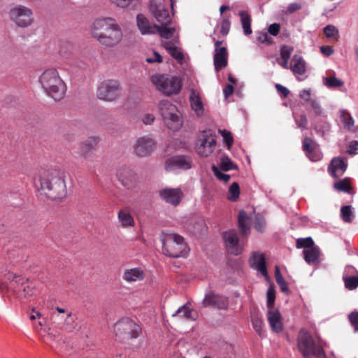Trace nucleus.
I'll return each mask as SVG.
<instances>
[{"label":"nucleus","mask_w":358,"mask_h":358,"mask_svg":"<svg viewBox=\"0 0 358 358\" xmlns=\"http://www.w3.org/2000/svg\"><path fill=\"white\" fill-rule=\"evenodd\" d=\"M121 184L127 189H133L138 183V176L136 173L128 167H122L117 173Z\"/></svg>","instance_id":"obj_19"},{"label":"nucleus","mask_w":358,"mask_h":358,"mask_svg":"<svg viewBox=\"0 0 358 358\" xmlns=\"http://www.w3.org/2000/svg\"><path fill=\"white\" fill-rule=\"evenodd\" d=\"M238 228L243 236H248L250 232L249 217L244 210H241L238 216Z\"/></svg>","instance_id":"obj_35"},{"label":"nucleus","mask_w":358,"mask_h":358,"mask_svg":"<svg viewBox=\"0 0 358 358\" xmlns=\"http://www.w3.org/2000/svg\"><path fill=\"white\" fill-rule=\"evenodd\" d=\"M292 52L293 48L288 45L282 46L280 49V59H289Z\"/></svg>","instance_id":"obj_54"},{"label":"nucleus","mask_w":358,"mask_h":358,"mask_svg":"<svg viewBox=\"0 0 358 358\" xmlns=\"http://www.w3.org/2000/svg\"><path fill=\"white\" fill-rule=\"evenodd\" d=\"M192 160L185 155L173 156L166 161L165 169L171 171L176 169L188 170L192 167Z\"/></svg>","instance_id":"obj_17"},{"label":"nucleus","mask_w":358,"mask_h":358,"mask_svg":"<svg viewBox=\"0 0 358 358\" xmlns=\"http://www.w3.org/2000/svg\"><path fill=\"white\" fill-rule=\"evenodd\" d=\"M266 298H267V306L268 310L271 308H274L273 304L275 299V289L272 287H269L267 293H266Z\"/></svg>","instance_id":"obj_49"},{"label":"nucleus","mask_w":358,"mask_h":358,"mask_svg":"<svg viewBox=\"0 0 358 358\" xmlns=\"http://www.w3.org/2000/svg\"><path fill=\"white\" fill-rule=\"evenodd\" d=\"M156 33H159L160 36L166 39L171 38L176 31V28H168L165 25H157Z\"/></svg>","instance_id":"obj_42"},{"label":"nucleus","mask_w":358,"mask_h":358,"mask_svg":"<svg viewBox=\"0 0 358 358\" xmlns=\"http://www.w3.org/2000/svg\"><path fill=\"white\" fill-rule=\"evenodd\" d=\"M297 344L299 350L304 357L314 356L316 358H327L323 348L317 345L311 335L304 329L299 331Z\"/></svg>","instance_id":"obj_7"},{"label":"nucleus","mask_w":358,"mask_h":358,"mask_svg":"<svg viewBox=\"0 0 358 358\" xmlns=\"http://www.w3.org/2000/svg\"><path fill=\"white\" fill-rule=\"evenodd\" d=\"M38 81L45 92L55 101L61 100L64 96L66 87L57 69H45L39 76Z\"/></svg>","instance_id":"obj_3"},{"label":"nucleus","mask_w":358,"mask_h":358,"mask_svg":"<svg viewBox=\"0 0 358 358\" xmlns=\"http://www.w3.org/2000/svg\"><path fill=\"white\" fill-rule=\"evenodd\" d=\"M64 173L59 170L44 171L40 178L41 190L50 199H62L66 195Z\"/></svg>","instance_id":"obj_2"},{"label":"nucleus","mask_w":358,"mask_h":358,"mask_svg":"<svg viewBox=\"0 0 358 358\" xmlns=\"http://www.w3.org/2000/svg\"><path fill=\"white\" fill-rule=\"evenodd\" d=\"M289 69L295 75L302 76L306 73V62L301 56L295 55L292 58Z\"/></svg>","instance_id":"obj_31"},{"label":"nucleus","mask_w":358,"mask_h":358,"mask_svg":"<svg viewBox=\"0 0 358 358\" xmlns=\"http://www.w3.org/2000/svg\"><path fill=\"white\" fill-rule=\"evenodd\" d=\"M212 170H213L214 175L220 180L227 182L230 179V176L228 174L223 173L218 167H217L215 166H213Z\"/></svg>","instance_id":"obj_52"},{"label":"nucleus","mask_w":358,"mask_h":358,"mask_svg":"<svg viewBox=\"0 0 358 358\" xmlns=\"http://www.w3.org/2000/svg\"><path fill=\"white\" fill-rule=\"evenodd\" d=\"M345 287L349 290H353L358 287V275H343Z\"/></svg>","instance_id":"obj_43"},{"label":"nucleus","mask_w":358,"mask_h":358,"mask_svg":"<svg viewBox=\"0 0 358 358\" xmlns=\"http://www.w3.org/2000/svg\"><path fill=\"white\" fill-rule=\"evenodd\" d=\"M248 264L251 268L257 271L265 279H268V275L266 266V258L260 252H252L251 253Z\"/></svg>","instance_id":"obj_20"},{"label":"nucleus","mask_w":358,"mask_h":358,"mask_svg":"<svg viewBox=\"0 0 358 358\" xmlns=\"http://www.w3.org/2000/svg\"><path fill=\"white\" fill-rule=\"evenodd\" d=\"M334 187L338 191L348 192L350 189V185L348 179H344L336 182L334 184Z\"/></svg>","instance_id":"obj_50"},{"label":"nucleus","mask_w":358,"mask_h":358,"mask_svg":"<svg viewBox=\"0 0 358 358\" xmlns=\"http://www.w3.org/2000/svg\"><path fill=\"white\" fill-rule=\"evenodd\" d=\"M34 327L41 338V341L49 345L58 355H61L57 350V346L61 341L59 334L55 332L50 327L45 324V321L39 320L34 322Z\"/></svg>","instance_id":"obj_9"},{"label":"nucleus","mask_w":358,"mask_h":358,"mask_svg":"<svg viewBox=\"0 0 358 358\" xmlns=\"http://www.w3.org/2000/svg\"><path fill=\"white\" fill-rule=\"evenodd\" d=\"M220 169L224 171L236 169V166L233 163L228 156H223L220 159Z\"/></svg>","instance_id":"obj_44"},{"label":"nucleus","mask_w":358,"mask_h":358,"mask_svg":"<svg viewBox=\"0 0 358 358\" xmlns=\"http://www.w3.org/2000/svg\"><path fill=\"white\" fill-rule=\"evenodd\" d=\"M215 144V138L211 134L203 131L197 141L196 151L201 157H208L213 153Z\"/></svg>","instance_id":"obj_13"},{"label":"nucleus","mask_w":358,"mask_h":358,"mask_svg":"<svg viewBox=\"0 0 358 358\" xmlns=\"http://www.w3.org/2000/svg\"><path fill=\"white\" fill-rule=\"evenodd\" d=\"M314 129L318 135L324 137L330 130V125L326 121L322 120L317 122Z\"/></svg>","instance_id":"obj_46"},{"label":"nucleus","mask_w":358,"mask_h":358,"mask_svg":"<svg viewBox=\"0 0 358 358\" xmlns=\"http://www.w3.org/2000/svg\"><path fill=\"white\" fill-rule=\"evenodd\" d=\"M145 278V273L141 268H133L125 269L122 278L128 283H132L143 280Z\"/></svg>","instance_id":"obj_29"},{"label":"nucleus","mask_w":358,"mask_h":358,"mask_svg":"<svg viewBox=\"0 0 358 358\" xmlns=\"http://www.w3.org/2000/svg\"><path fill=\"white\" fill-rule=\"evenodd\" d=\"M341 215L345 222H352L354 215L350 206H344L341 209Z\"/></svg>","instance_id":"obj_47"},{"label":"nucleus","mask_w":358,"mask_h":358,"mask_svg":"<svg viewBox=\"0 0 358 358\" xmlns=\"http://www.w3.org/2000/svg\"><path fill=\"white\" fill-rule=\"evenodd\" d=\"M137 26L142 34H156L157 25H150L148 20L142 14H138L136 17Z\"/></svg>","instance_id":"obj_30"},{"label":"nucleus","mask_w":358,"mask_h":358,"mask_svg":"<svg viewBox=\"0 0 358 358\" xmlns=\"http://www.w3.org/2000/svg\"><path fill=\"white\" fill-rule=\"evenodd\" d=\"M158 110L166 126L172 130L180 129L183 124L182 115L177 106L170 101L164 99L158 104Z\"/></svg>","instance_id":"obj_5"},{"label":"nucleus","mask_w":358,"mask_h":358,"mask_svg":"<svg viewBox=\"0 0 358 358\" xmlns=\"http://www.w3.org/2000/svg\"><path fill=\"white\" fill-rule=\"evenodd\" d=\"M11 285L13 287V292L17 298H26L34 294L33 287L28 283L27 280H25L21 276L15 275L12 280Z\"/></svg>","instance_id":"obj_15"},{"label":"nucleus","mask_w":358,"mask_h":358,"mask_svg":"<svg viewBox=\"0 0 358 358\" xmlns=\"http://www.w3.org/2000/svg\"><path fill=\"white\" fill-rule=\"evenodd\" d=\"M204 307L213 306L217 309L226 310L228 308V299L222 295L216 294L210 292L205 295L202 301Z\"/></svg>","instance_id":"obj_21"},{"label":"nucleus","mask_w":358,"mask_h":358,"mask_svg":"<svg viewBox=\"0 0 358 358\" xmlns=\"http://www.w3.org/2000/svg\"><path fill=\"white\" fill-rule=\"evenodd\" d=\"M220 133L223 137L224 143L229 148L233 143V137L231 132L224 129L220 131Z\"/></svg>","instance_id":"obj_56"},{"label":"nucleus","mask_w":358,"mask_h":358,"mask_svg":"<svg viewBox=\"0 0 358 358\" xmlns=\"http://www.w3.org/2000/svg\"><path fill=\"white\" fill-rule=\"evenodd\" d=\"M226 248L229 253L234 255H240L243 249L244 245L239 240L238 234L234 230H229L223 233Z\"/></svg>","instance_id":"obj_14"},{"label":"nucleus","mask_w":358,"mask_h":358,"mask_svg":"<svg viewBox=\"0 0 358 358\" xmlns=\"http://www.w3.org/2000/svg\"><path fill=\"white\" fill-rule=\"evenodd\" d=\"M222 41H216L215 42V55L213 57V62L215 69L217 71H220L226 67L228 63V52L224 46H221Z\"/></svg>","instance_id":"obj_18"},{"label":"nucleus","mask_w":358,"mask_h":358,"mask_svg":"<svg viewBox=\"0 0 358 358\" xmlns=\"http://www.w3.org/2000/svg\"><path fill=\"white\" fill-rule=\"evenodd\" d=\"M251 322L255 332L261 337L265 336L263 319L258 312L252 313Z\"/></svg>","instance_id":"obj_34"},{"label":"nucleus","mask_w":358,"mask_h":358,"mask_svg":"<svg viewBox=\"0 0 358 358\" xmlns=\"http://www.w3.org/2000/svg\"><path fill=\"white\" fill-rule=\"evenodd\" d=\"M51 320L52 323L59 325L62 321L65 320V316L59 315L58 313L52 312Z\"/></svg>","instance_id":"obj_61"},{"label":"nucleus","mask_w":358,"mask_h":358,"mask_svg":"<svg viewBox=\"0 0 358 358\" xmlns=\"http://www.w3.org/2000/svg\"><path fill=\"white\" fill-rule=\"evenodd\" d=\"M189 102L192 109L194 111L197 116L200 117L203 115V103L201 97V94L197 90H191Z\"/></svg>","instance_id":"obj_25"},{"label":"nucleus","mask_w":358,"mask_h":358,"mask_svg":"<svg viewBox=\"0 0 358 358\" xmlns=\"http://www.w3.org/2000/svg\"><path fill=\"white\" fill-rule=\"evenodd\" d=\"M150 9H152L156 20L162 24V25L166 26L171 21V17L168 10L165 8L162 3L157 4L155 7L152 5Z\"/></svg>","instance_id":"obj_24"},{"label":"nucleus","mask_w":358,"mask_h":358,"mask_svg":"<svg viewBox=\"0 0 358 358\" xmlns=\"http://www.w3.org/2000/svg\"><path fill=\"white\" fill-rule=\"evenodd\" d=\"M145 61L148 63H154V62H158L160 63L162 62V57L157 52H153L152 57H148L145 59Z\"/></svg>","instance_id":"obj_60"},{"label":"nucleus","mask_w":358,"mask_h":358,"mask_svg":"<svg viewBox=\"0 0 358 358\" xmlns=\"http://www.w3.org/2000/svg\"><path fill=\"white\" fill-rule=\"evenodd\" d=\"M118 220L122 227H134V219L128 208L121 209L117 214Z\"/></svg>","instance_id":"obj_33"},{"label":"nucleus","mask_w":358,"mask_h":358,"mask_svg":"<svg viewBox=\"0 0 358 358\" xmlns=\"http://www.w3.org/2000/svg\"><path fill=\"white\" fill-rule=\"evenodd\" d=\"M243 32L245 35H250L252 31L251 29V17L246 11H241L238 13Z\"/></svg>","instance_id":"obj_38"},{"label":"nucleus","mask_w":358,"mask_h":358,"mask_svg":"<svg viewBox=\"0 0 358 358\" xmlns=\"http://www.w3.org/2000/svg\"><path fill=\"white\" fill-rule=\"evenodd\" d=\"M323 84L328 88L334 89L344 85V82L337 78L334 75H329L322 78Z\"/></svg>","instance_id":"obj_39"},{"label":"nucleus","mask_w":358,"mask_h":358,"mask_svg":"<svg viewBox=\"0 0 358 358\" xmlns=\"http://www.w3.org/2000/svg\"><path fill=\"white\" fill-rule=\"evenodd\" d=\"M155 141L148 136L138 138L134 146L135 154L139 157L150 155L155 148Z\"/></svg>","instance_id":"obj_16"},{"label":"nucleus","mask_w":358,"mask_h":358,"mask_svg":"<svg viewBox=\"0 0 358 358\" xmlns=\"http://www.w3.org/2000/svg\"><path fill=\"white\" fill-rule=\"evenodd\" d=\"M295 122L299 128L306 129L308 124V120L304 114L300 115L298 117H295Z\"/></svg>","instance_id":"obj_55"},{"label":"nucleus","mask_w":358,"mask_h":358,"mask_svg":"<svg viewBox=\"0 0 358 358\" xmlns=\"http://www.w3.org/2000/svg\"><path fill=\"white\" fill-rule=\"evenodd\" d=\"M162 241L164 254L171 257H183L189 253V249L184 238L178 234L163 233Z\"/></svg>","instance_id":"obj_4"},{"label":"nucleus","mask_w":358,"mask_h":358,"mask_svg":"<svg viewBox=\"0 0 358 358\" xmlns=\"http://www.w3.org/2000/svg\"><path fill=\"white\" fill-rule=\"evenodd\" d=\"M197 316V312L194 310L188 303H186L180 307L175 312V313L173 314V317H178L180 319H184L185 320L191 321L196 320Z\"/></svg>","instance_id":"obj_27"},{"label":"nucleus","mask_w":358,"mask_h":358,"mask_svg":"<svg viewBox=\"0 0 358 358\" xmlns=\"http://www.w3.org/2000/svg\"><path fill=\"white\" fill-rule=\"evenodd\" d=\"M220 33L223 36H227L229 31L231 23L229 19L224 18L220 22Z\"/></svg>","instance_id":"obj_53"},{"label":"nucleus","mask_w":358,"mask_h":358,"mask_svg":"<svg viewBox=\"0 0 358 358\" xmlns=\"http://www.w3.org/2000/svg\"><path fill=\"white\" fill-rule=\"evenodd\" d=\"M266 227V222L262 216H257L254 221V228L258 232H263Z\"/></svg>","instance_id":"obj_51"},{"label":"nucleus","mask_w":358,"mask_h":358,"mask_svg":"<svg viewBox=\"0 0 358 358\" xmlns=\"http://www.w3.org/2000/svg\"><path fill=\"white\" fill-rule=\"evenodd\" d=\"M310 104L314 110L315 115H322L323 114V109L317 101L315 100H310Z\"/></svg>","instance_id":"obj_58"},{"label":"nucleus","mask_w":358,"mask_h":358,"mask_svg":"<svg viewBox=\"0 0 358 358\" xmlns=\"http://www.w3.org/2000/svg\"><path fill=\"white\" fill-rule=\"evenodd\" d=\"M349 320L356 331H358V312H352L349 315Z\"/></svg>","instance_id":"obj_59"},{"label":"nucleus","mask_w":358,"mask_h":358,"mask_svg":"<svg viewBox=\"0 0 358 358\" xmlns=\"http://www.w3.org/2000/svg\"><path fill=\"white\" fill-rule=\"evenodd\" d=\"M10 20L18 27L26 28L34 22L33 10L24 5L17 4L8 11Z\"/></svg>","instance_id":"obj_8"},{"label":"nucleus","mask_w":358,"mask_h":358,"mask_svg":"<svg viewBox=\"0 0 358 358\" xmlns=\"http://www.w3.org/2000/svg\"><path fill=\"white\" fill-rule=\"evenodd\" d=\"M90 29L93 37L106 47H114L122 39L121 28L113 18L96 19Z\"/></svg>","instance_id":"obj_1"},{"label":"nucleus","mask_w":358,"mask_h":358,"mask_svg":"<svg viewBox=\"0 0 358 358\" xmlns=\"http://www.w3.org/2000/svg\"><path fill=\"white\" fill-rule=\"evenodd\" d=\"M275 87L277 91L282 94V98H286L289 95V91L287 87L280 84H275Z\"/></svg>","instance_id":"obj_64"},{"label":"nucleus","mask_w":358,"mask_h":358,"mask_svg":"<svg viewBox=\"0 0 358 358\" xmlns=\"http://www.w3.org/2000/svg\"><path fill=\"white\" fill-rule=\"evenodd\" d=\"M340 120L345 129L352 131L355 130V121L347 110H342L340 111Z\"/></svg>","instance_id":"obj_37"},{"label":"nucleus","mask_w":358,"mask_h":358,"mask_svg":"<svg viewBox=\"0 0 358 358\" xmlns=\"http://www.w3.org/2000/svg\"><path fill=\"white\" fill-rule=\"evenodd\" d=\"M310 95H311V90L310 89L303 90L300 92V94H299V96L301 99H302L303 100L308 101L309 103H310V100H313L310 98Z\"/></svg>","instance_id":"obj_63"},{"label":"nucleus","mask_w":358,"mask_h":358,"mask_svg":"<svg viewBox=\"0 0 358 358\" xmlns=\"http://www.w3.org/2000/svg\"><path fill=\"white\" fill-rule=\"evenodd\" d=\"M303 150L307 157L313 162H317L322 158V152L319 150L318 145L311 138L304 137Z\"/></svg>","instance_id":"obj_22"},{"label":"nucleus","mask_w":358,"mask_h":358,"mask_svg":"<svg viewBox=\"0 0 358 358\" xmlns=\"http://www.w3.org/2000/svg\"><path fill=\"white\" fill-rule=\"evenodd\" d=\"M296 247L303 248V254L305 261L310 265H316L320 262V251L310 237L300 238L296 240Z\"/></svg>","instance_id":"obj_11"},{"label":"nucleus","mask_w":358,"mask_h":358,"mask_svg":"<svg viewBox=\"0 0 358 358\" xmlns=\"http://www.w3.org/2000/svg\"><path fill=\"white\" fill-rule=\"evenodd\" d=\"M323 32L327 38L334 41H337L338 40L339 31L334 25H327L324 28Z\"/></svg>","instance_id":"obj_41"},{"label":"nucleus","mask_w":358,"mask_h":358,"mask_svg":"<svg viewBox=\"0 0 358 358\" xmlns=\"http://www.w3.org/2000/svg\"><path fill=\"white\" fill-rule=\"evenodd\" d=\"M240 194V187L237 182L232 183L229 189V192L227 194V199L229 201H236Z\"/></svg>","instance_id":"obj_45"},{"label":"nucleus","mask_w":358,"mask_h":358,"mask_svg":"<svg viewBox=\"0 0 358 358\" xmlns=\"http://www.w3.org/2000/svg\"><path fill=\"white\" fill-rule=\"evenodd\" d=\"M151 81L159 92L169 96L178 94L182 88V81L176 76L155 74Z\"/></svg>","instance_id":"obj_6"},{"label":"nucleus","mask_w":358,"mask_h":358,"mask_svg":"<svg viewBox=\"0 0 358 358\" xmlns=\"http://www.w3.org/2000/svg\"><path fill=\"white\" fill-rule=\"evenodd\" d=\"M267 317L272 330L277 333L281 331L282 322L280 312L275 308H271L268 310Z\"/></svg>","instance_id":"obj_26"},{"label":"nucleus","mask_w":358,"mask_h":358,"mask_svg":"<svg viewBox=\"0 0 358 358\" xmlns=\"http://www.w3.org/2000/svg\"><path fill=\"white\" fill-rule=\"evenodd\" d=\"M76 318L71 312H68L65 316L64 322L61 327L62 330L71 332L76 328Z\"/></svg>","instance_id":"obj_40"},{"label":"nucleus","mask_w":358,"mask_h":358,"mask_svg":"<svg viewBox=\"0 0 358 358\" xmlns=\"http://www.w3.org/2000/svg\"><path fill=\"white\" fill-rule=\"evenodd\" d=\"M116 336L123 338H137L141 332V329L135 322L123 318L117 321L114 327Z\"/></svg>","instance_id":"obj_12"},{"label":"nucleus","mask_w":358,"mask_h":358,"mask_svg":"<svg viewBox=\"0 0 358 358\" xmlns=\"http://www.w3.org/2000/svg\"><path fill=\"white\" fill-rule=\"evenodd\" d=\"M256 40L259 43L271 45L273 43V39L271 38L266 32L259 31L257 33Z\"/></svg>","instance_id":"obj_48"},{"label":"nucleus","mask_w":358,"mask_h":358,"mask_svg":"<svg viewBox=\"0 0 358 358\" xmlns=\"http://www.w3.org/2000/svg\"><path fill=\"white\" fill-rule=\"evenodd\" d=\"M98 142V139L95 137H90L82 142L80 145V155L84 158L88 157L92 151L95 149Z\"/></svg>","instance_id":"obj_32"},{"label":"nucleus","mask_w":358,"mask_h":358,"mask_svg":"<svg viewBox=\"0 0 358 358\" xmlns=\"http://www.w3.org/2000/svg\"><path fill=\"white\" fill-rule=\"evenodd\" d=\"M121 87L116 80H106L101 82L97 87L96 96L105 101H113L120 96Z\"/></svg>","instance_id":"obj_10"},{"label":"nucleus","mask_w":358,"mask_h":358,"mask_svg":"<svg viewBox=\"0 0 358 358\" xmlns=\"http://www.w3.org/2000/svg\"><path fill=\"white\" fill-rule=\"evenodd\" d=\"M161 198L166 203L178 206L183 197L180 188H164L159 192Z\"/></svg>","instance_id":"obj_23"},{"label":"nucleus","mask_w":358,"mask_h":358,"mask_svg":"<svg viewBox=\"0 0 358 358\" xmlns=\"http://www.w3.org/2000/svg\"><path fill=\"white\" fill-rule=\"evenodd\" d=\"M162 45L167 50V52L178 62H181L183 59V53L180 48L176 46L170 41L163 42Z\"/></svg>","instance_id":"obj_36"},{"label":"nucleus","mask_w":358,"mask_h":358,"mask_svg":"<svg viewBox=\"0 0 358 358\" xmlns=\"http://www.w3.org/2000/svg\"><path fill=\"white\" fill-rule=\"evenodd\" d=\"M155 120V115L150 113L144 114L142 117V122L147 125L152 124L154 122Z\"/></svg>","instance_id":"obj_62"},{"label":"nucleus","mask_w":358,"mask_h":358,"mask_svg":"<svg viewBox=\"0 0 358 358\" xmlns=\"http://www.w3.org/2000/svg\"><path fill=\"white\" fill-rule=\"evenodd\" d=\"M346 168L345 162L342 158L337 157L331 160L329 171L333 177L339 178L345 173Z\"/></svg>","instance_id":"obj_28"},{"label":"nucleus","mask_w":358,"mask_h":358,"mask_svg":"<svg viewBox=\"0 0 358 358\" xmlns=\"http://www.w3.org/2000/svg\"><path fill=\"white\" fill-rule=\"evenodd\" d=\"M280 30V24L278 23H273L268 26V32L273 36H276Z\"/></svg>","instance_id":"obj_57"}]
</instances>
